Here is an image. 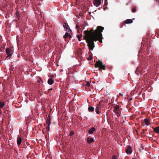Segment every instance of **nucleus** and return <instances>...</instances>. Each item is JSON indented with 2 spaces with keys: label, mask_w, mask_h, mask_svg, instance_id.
I'll return each mask as SVG.
<instances>
[{
  "label": "nucleus",
  "mask_w": 159,
  "mask_h": 159,
  "mask_svg": "<svg viewBox=\"0 0 159 159\" xmlns=\"http://www.w3.org/2000/svg\"><path fill=\"white\" fill-rule=\"evenodd\" d=\"M6 53L7 55V57L6 58H7L8 57H10L13 54L12 51L10 48H7L6 49Z\"/></svg>",
  "instance_id": "7ed1b4c3"
},
{
  "label": "nucleus",
  "mask_w": 159,
  "mask_h": 159,
  "mask_svg": "<svg viewBox=\"0 0 159 159\" xmlns=\"http://www.w3.org/2000/svg\"><path fill=\"white\" fill-rule=\"evenodd\" d=\"M120 107L119 106L116 105L115 107H113V111L116 114H119V110Z\"/></svg>",
  "instance_id": "0eeeda50"
},
{
  "label": "nucleus",
  "mask_w": 159,
  "mask_h": 159,
  "mask_svg": "<svg viewBox=\"0 0 159 159\" xmlns=\"http://www.w3.org/2000/svg\"><path fill=\"white\" fill-rule=\"evenodd\" d=\"M22 142V138L19 136H18L17 139V143L18 146H19Z\"/></svg>",
  "instance_id": "9d476101"
},
{
  "label": "nucleus",
  "mask_w": 159,
  "mask_h": 159,
  "mask_svg": "<svg viewBox=\"0 0 159 159\" xmlns=\"http://www.w3.org/2000/svg\"><path fill=\"white\" fill-rule=\"evenodd\" d=\"M150 119L145 118L144 119V122L146 126H148L150 125Z\"/></svg>",
  "instance_id": "6e6552de"
},
{
  "label": "nucleus",
  "mask_w": 159,
  "mask_h": 159,
  "mask_svg": "<svg viewBox=\"0 0 159 159\" xmlns=\"http://www.w3.org/2000/svg\"><path fill=\"white\" fill-rule=\"evenodd\" d=\"M77 37L78 40L79 41H80V35L79 34H78L77 35Z\"/></svg>",
  "instance_id": "cd10ccee"
},
{
  "label": "nucleus",
  "mask_w": 159,
  "mask_h": 159,
  "mask_svg": "<svg viewBox=\"0 0 159 159\" xmlns=\"http://www.w3.org/2000/svg\"><path fill=\"white\" fill-rule=\"evenodd\" d=\"M136 9L134 7L132 8V11L133 12H134L136 11Z\"/></svg>",
  "instance_id": "393cba45"
},
{
  "label": "nucleus",
  "mask_w": 159,
  "mask_h": 159,
  "mask_svg": "<svg viewBox=\"0 0 159 159\" xmlns=\"http://www.w3.org/2000/svg\"><path fill=\"white\" fill-rule=\"evenodd\" d=\"M63 27L66 31L70 33L71 32V30L67 24L64 23H63Z\"/></svg>",
  "instance_id": "20e7f679"
},
{
  "label": "nucleus",
  "mask_w": 159,
  "mask_h": 159,
  "mask_svg": "<svg viewBox=\"0 0 159 159\" xmlns=\"http://www.w3.org/2000/svg\"><path fill=\"white\" fill-rule=\"evenodd\" d=\"M95 128L93 127L88 131V133L91 134H93V132L95 130Z\"/></svg>",
  "instance_id": "9b49d317"
},
{
  "label": "nucleus",
  "mask_w": 159,
  "mask_h": 159,
  "mask_svg": "<svg viewBox=\"0 0 159 159\" xmlns=\"http://www.w3.org/2000/svg\"><path fill=\"white\" fill-rule=\"evenodd\" d=\"M89 87L90 85V84L89 83V82H88L87 83V84H86Z\"/></svg>",
  "instance_id": "bb28decb"
},
{
  "label": "nucleus",
  "mask_w": 159,
  "mask_h": 159,
  "mask_svg": "<svg viewBox=\"0 0 159 159\" xmlns=\"http://www.w3.org/2000/svg\"><path fill=\"white\" fill-rule=\"evenodd\" d=\"M85 26H87L88 25V24L86 23H85Z\"/></svg>",
  "instance_id": "473e14b6"
},
{
  "label": "nucleus",
  "mask_w": 159,
  "mask_h": 159,
  "mask_svg": "<svg viewBox=\"0 0 159 159\" xmlns=\"http://www.w3.org/2000/svg\"><path fill=\"white\" fill-rule=\"evenodd\" d=\"M52 89H50L49 90H52Z\"/></svg>",
  "instance_id": "c9c22d12"
},
{
  "label": "nucleus",
  "mask_w": 159,
  "mask_h": 159,
  "mask_svg": "<svg viewBox=\"0 0 159 159\" xmlns=\"http://www.w3.org/2000/svg\"><path fill=\"white\" fill-rule=\"evenodd\" d=\"M104 28L100 26H98L97 29L93 31L92 30L89 32L87 31L86 35L87 39L88 44L90 49L92 50L94 47V41L98 40L102 43V34L101 32H102Z\"/></svg>",
  "instance_id": "f257e3e1"
},
{
  "label": "nucleus",
  "mask_w": 159,
  "mask_h": 159,
  "mask_svg": "<svg viewBox=\"0 0 159 159\" xmlns=\"http://www.w3.org/2000/svg\"><path fill=\"white\" fill-rule=\"evenodd\" d=\"M88 109L89 111L90 112H92L94 111V107L90 106L88 107Z\"/></svg>",
  "instance_id": "6ab92c4d"
},
{
  "label": "nucleus",
  "mask_w": 159,
  "mask_h": 159,
  "mask_svg": "<svg viewBox=\"0 0 159 159\" xmlns=\"http://www.w3.org/2000/svg\"><path fill=\"white\" fill-rule=\"evenodd\" d=\"M49 126H48V127H47V129L48 131H49V128H49Z\"/></svg>",
  "instance_id": "7c9ffc66"
},
{
  "label": "nucleus",
  "mask_w": 159,
  "mask_h": 159,
  "mask_svg": "<svg viewBox=\"0 0 159 159\" xmlns=\"http://www.w3.org/2000/svg\"><path fill=\"white\" fill-rule=\"evenodd\" d=\"M95 110L97 114H99L100 113V112L99 111V107L98 106L96 107Z\"/></svg>",
  "instance_id": "412c9836"
},
{
  "label": "nucleus",
  "mask_w": 159,
  "mask_h": 159,
  "mask_svg": "<svg viewBox=\"0 0 159 159\" xmlns=\"http://www.w3.org/2000/svg\"><path fill=\"white\" fill-rule=\"evenodd\" d=\"M153 130L154 132L157 134L159 133V127H157L155 128H153Z\"/></svg>",
  "instance_id": "dca6fc26"
},
{
  "label": "nucleus",
  "mask_w": 159,
  "mask_h": 159,
  "mask_svg": "<svg viewBox=\"0 0 159 159\" xmlns=\"http://www.w3.org/2000/svg\"><path fill=\"white\" fill-rule=\"evenodd\" d=\"M95 66L96 67H98L100 69L103 70L105 69V65L103 64L102 62L99 60H98L96 62Z\"/></svg>",
  "instance_id": "f03ea898"
},
{
  "label": "nucleus",
  "mask_w": 159,
  "mask_h": 159,
  "mask_svg": "<svg viewBox=\"0 0 159 159\" xmlns=\"http://www.w3.org/2000/svg\"><path fill=\"white\" fill-rule=\"evenodd\" d=\"M79 27H80V25L79 24V23L78 22H77V24H76V28L78 32L79 33Z\"/></svg>",
  "instance_id": "4be33fe9"
},
{
  "label": "nucleus",
  "mask_w": 159,
  "mask_h": 159,
  "mask_svg": "<svg viewBox=\"0 0 159 159\" xmlns=\"http://www.w3.org/2000/svg\"><path fill=\"white\" fill-rule=\"evenodd\" d=\"M87 141L88 143H90L94 142V139L93 138L88 137L87 139Z\"/></svg>",
  "instance_id": "1a4fd4ad"
},
{
  "label": "nucleus",
  "mask_w": 159,
  "mask_h": 159,
  "mask_svg": "<svg viewBox=\"0 0 159 159\" xmlns=\"http://www.w3.org/2000/svg\"><path fill=\"white\" fill-rule=\"evenodd\" d=\"M74 134V133L73 132V131H71L70 133V134H69V136H71L72 135H73Z\"/></svg>",
  "instance_id": "b1692460"
},
{
  "label": "nucleus",
  "mask_w": 159,
  "mask_h": 159,
  "mask_svg": "<svg viewBox=\"0 0 159 159\" xmlns=\"http://www.w3.org/2000/svg\"><path fill=\"white\" fill-rule=\"evenodd\" d=\"M117 157L115 155L113 156L112 157V159H117Z\"/></svg>",
  "instance_id": "a878e982"
},
{
  "label": "nucleus",
  "mask_w": 159,
  "mask_h": 159,
  "mask_svg": "<svg viewBox=\"0 0 159 159\" xmlns=\"http://www.w3.org/2000/svg\"><path fill=\"white\" fill-rule=\"evenodd\" d=\"M75 4L76 5V7H77L78 9H79V7L80 6L79 0H76V1L75 2Z\"/></svg>",
  "instance_id": "f3484780"
},
{
  "label": "nucleus",
  "mask_w": 159,
  "mask_h": 159,
  "mask_svg": "<svg viewBox=\"0 0 159 159\" xmlns=\"http://www.w3.org/2000/svg\"><path fill=\"white\" fill-rule=\"evenodd\" d=\"M125 24H131L133 22V20L131 19H128L125 20Z\"/></svg>",
  "instance_id": "2eb2a0df"
},
{
  "label": "nucleus",
  "mask_w": 159,
  "mask_h": 159,
  "mask_svg": "<svg viewBox=\"0 0 159 159\" xmlns=\"http://www.w3.org/2000/svg\"><path fill=\"white\" fill-rule=\"evenodd\" d=\"M133 159H135V158H133Z\"/></svg>",
  "instance_id": "e433bc0d"
},
{
  "label": "nucleus",
  "mask_w": 159,
  "mask_h": 159,
  "mask_svg": "<svg viewBox=\"0 0 159 159\" xmlns=\"http://www.w3.org/2000/svg\"><path fill=\"white\" fill-rule=\"evenodd\" d=\"M54 82V80L51 78H49L48 81V83L50 85L52 84Z\"/></svg>",
  "instance_id": "4468645a"
},
{
  "label": "nucleus",
  "mask_w": 159,
  "mask_h": 159,
  "mask_svg": "<svg viewBox=\"0 0 159 159\" xmlns=\"http://www.w3.org/2000/svg\"><path fill=\"white\" fill-rule=\"evenodd\" d=\"M80 37H82V35H81L80 34Z\"/></svg>",
  "instance_id": "f704fd0d"
},
{
  "label": "nucleus",
  "mask_w": 159,
  "mask_h": 159,
  "mask_svg": "<svg viewBox=\"0 0 159 159\" xmlns=\"http://www.w3.org/2000/svg\"><path fill=\"white\" fill-rule=\"evenodd\" d=\"M126 153L127 154H131L132 152L131 147L130 146H128L125 150Z\"/></svg>",
  "instance_id": "423d86ee"
},
{
  "label": "nucleus",
  "mask_w": 159,
  "mask_h": 159,
  "mask_svg": "<svg viewBox=\"0 0 159 159\" xmlns=\"http://www.w3.org/2000/svg\"><path fill=\"white\" fill-rule=\"evenodd\" d=\"M93 56L92 55H90L89 56V57H88L87 58V59L88 60H92V59H93Z\"/></svg>",
  "instance_id": "5701e85b"
},
{
  "label": "nucleus",
  "mask_w": 159,
  "mask_h": 159,
  "mask_svg": "<svg viewBox=\"0 0 159 159\" xmlns=\"http://www.w3.org/2000/svg\"><path fill=\"white\" fill-rule=\"evenodd\" d=\"M75 56L77 59H79L80 57V52L78 49L75 52Z\"/></svg>",
  "instance_id": "f8f14e48"
},
{
  "label": "nucleus",
  "mask_w": 159,
  "mask_h": 159,
  "mask_svg": "<svg viewBox=\"0 0 159 159\" xmlns=\"http://www.w3.org/2000/svg\"><path fill=\"white\" fill-rule=\"evenodd\" d=\"M68 37L70 38H71V35L69 34Z\"/></svg>",
  "instance_id": "2f4dec72"
},
{
  "label": "nucleus",
  "mask_w": 159,
  "mask_h": 159,
  "mask_svg": "<svg viewBox=\"0 0 159 159\" xmlns=\"http://www.w3.org/2000/svg\"><path fill=\"white\" fill-rule=\"evenodd\" d=\"M46 122L47 123V124L48 125L50 126L51 124V122H50V117H48L46 120Z\"/></svg>",
  "instance_id": "ddd939ff"
},
{
  "label": "nucleus",
  "mask_w": 159,
  "mask_h": 159,
  "mask_svg": "<svg viewBox=\"0 0 159 159\" xmlns=\"http://www.w3.org/2000/svg\"><path fill=\"white\" fill-rule=\"evenodd\" d=\"M5 104L4 102H0V108H2L4 106Z\"/></svg>",
  "instance_id": "aec40b11"
},
{
  "label": "nucleus",
  "mask_w": 159,
  "mask_h": 159,
  "mask_svg": "<svg viewBox=\"0 0 159 159\" xmlns=\"http://www.w3.org/2000/svg\"><path fill=\"white\" fill-rule=\"evenodd\" d=\"M77 15V17H78L79 18V16L80 15V12H79V13L76 15Z\"/></svg>",
  "instance_id": "c85d7f7f"
},
{
  "label": "nucleus",
  "mask_w": 159,
  "mask_h": 159,
  "mask_svg": "<svg viewBox=\"0 0 159 159\" xmlns=\"http://www.w3.org/2000/svg\"><path fill=\"white\" fill-rule=\"evenodd\" d=\"M69 34L68 33H66L63 36V37L65 39V40L66 41H67V40L66 39L69 37Z\"/></svg>",
  "instance_id": "a211bd4d"
},
{
  "label": "nucleus",
  "mask_w": 159,
  "mask_h": 159,
  "mask_svg": "<svg viewBox=\"0 0 159 159\" xmlns=\"http://www.w3.org/2000/svg\"><path fill=\"white\" fill-rule=\"evenodd\" d=\"M101 0H94L93 4L95 6L97 7L99 6L101 4Z\"/></svg>",
  "instance_id": "39448f33"
},
{
  "label": "nucleus",
  "mask_w": 159,
  "mask_h": 159,
  "mask_svg": "<svg viewBox=\"0 0 159 159\" xmlns=\"http://www.w3.org/2000/svg\"><path fill=\"white\" fill-rule=\"evenodd\" d=\"M132 100V98H131L129 99V101L131 100Z\"/></svg>",
  "instance_id": "72a5a7b5"
},
{
  "label": "nucleus",
  "mask_w": 159,
  "mask_h": 159,
  "mask_svg": "<svg viewBox=\"0 0 159 159\" xmlns=\"http://www.w3.org/2000/svg\"><path fill=\"white\" fill-rule=\"evenodd\" d=\"M42 81V80H41V79H40V80H38L37 81V82L38 83H40V82L41 81Z\"/></svg>",
  "instance_id": "c756f323"
}]
</instances>
